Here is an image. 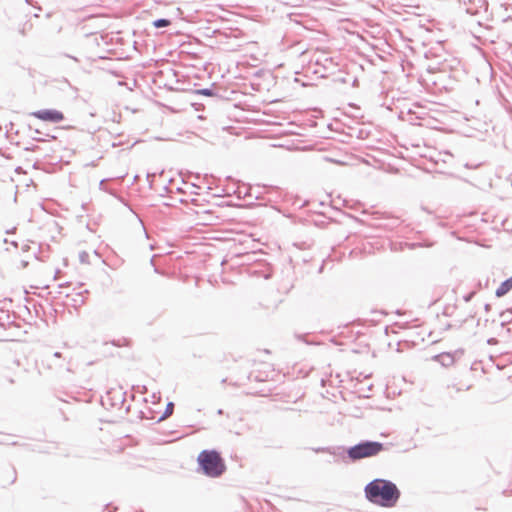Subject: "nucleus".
Instances as JSON below:
<instances>
[{"instance_id":"obj_1","label":"nucleus","mask_w":512,"mask_h":512,"mask_svg":"<svg viewBox=\"0 0 512 512\" xmlns=\"http://www.w3.org/2000/svg\"><path fill=\"white\" fill-rule=\"evenodd\" d=\"M364 495L368 502L374 505L392 508L398 503L401 491L393 481L375 478L365 485Z\"/></svg>"},{"instance_id":"obj_2","label":"nucleus","mask_w":512,"mask_h":512,"mask_svg":"<svg viewBox=\"0 0 512 512\" xmlns=\"http://www.w3.org/2000/svg\"><path fill=\"white\" fill-rule=\"evenodd\" d=\"M198 472L210 478L222 476L227 467L221 453L216 449L202 450L197 457Z\"/></svg>"},{"instance_id":"obj_3","label":"nucleus","mask_w":512,"mask_h":512,"mask_svg":"<svg viewBox=\"0 0 512 512\" xmlns=\"http://www.w3.org/2000/svg\"><path fill=\"white\" fill-rule=\"evenodd\" d=\"M387 447L384 443L373 440H361L353 446L344 447V456L350 462H357L365 458L377 456Z\"/></svg>"},{"instance_id":"obj_4","label":"nucleus","mask_w":512,"mask_h":512,"mask_svg":"<svg viewBox=\"0 0 512 512\" xmlns=\"http://www.w3.org/2000/svg\"><path fill=\"white\" fill-rule=\"evenodd\" d=\"M466 14L478 17L477 23L482 24L483 20H488L489 3L487 0H458Z\"/></svg>"},{"instance_id":"obj_5","label":"nucleus","mask_w":512,"mask_h":512,"mask_svg":"<svg viewBox=\"0 0 512 512\" xmlns=\"http://www.w3.org/2000/svg\"><path fill=\"white\" fill-rule=\"evenodd\" d=\"M126 392L121 389H110L106 396L102 398L101 403L106 408H122L125 403Z\"/></svg>"},{"instance_id":"obj_6","label":"nucleus","mask_w":512,"mask_h":512,"mask_svg":"<svg viewBox=\"0 0 512 512\" xmlns=\"http://www.w3.org/2000/svg\"><path fill=\"white\" fill-rule=\"evenodd\" d=\"M30 115L41 121L49 123H59L65 118L63 112L57 109H41L32 112Z\"/></svg>"},{"instance_id":"obj_7","label":"nucleus","mask_w":512,"mask_h":512,"mask_svg":"<svg viewBox=\"0 0 512 512\" xmlns=\"http://www.w3.org/2000/svg\"><path fill=\"white\" fill-rule=\"evenodd\" d=\"M222 88L217 86L216 83H212L210 87L208 88H200L194 90V94L205 96V97H212V98H223V95L220 93Z\"/></svg>"},{"instance_id":"obj_8","label":"nucleus","mask_w":512,"mask_h":512,"mask_svg":"<svg viewBox=\"0 0 512 512\" xmlns=\"http://www.w3.org/2000/svg\"><path fill=\"white\" fill-rule=\"evenodd\" d=\"M316 453H329L335 457L333 462H337L338 459H342L345 461L344 456V447L343 446H337V447H318L313 449Z\"/></svg>"},{"instance_id":"obj_9","label":"nucleus","mask_w":512,"mask_h":512,"mask_svg":"<svg viewBox=\"0 0 512 512\" xmlns=\"http://www.w3.org/2000/svg\"><path fill=\"white\" fill-rule=\"evenodd\" d=\"M433 360L439 362L444 367H450L455 362L454 355L449 352L437 354L433 357Z\"/></svg>"},{"instance_id":"obj_10","label":"nucleus","mask_w":512,"mask_h":512,"mask_svg":"<svg viewBox=\"0 0 512 512\" xmlns=\"http://www.w3.org/2000/svg\"><path fill=\"white\" fill-rule=\"evenodd\" d=\"M512 290V276L501 282L499 287L495 291L496 297L500 298L505 296Z\"/></svg>"},{"instance_id":"obj_11","label":"nucleus","mask_w":512,"mask_h":512,"mask_svg":"<svg viewBox=\"0 0 512 512\" xmlns=\"http://www.w3.org/2000/svg\"><path fill=\"white\" fill-rule=\"evenodd\" d=\"M244 191H242L240 188H239V194L243 193V198H254V199H261V195H260V192L256 191L255 188L251 187V186H244Z\"/></svg>"},{"instance_id":"obj_12","label":"nucleus","mask_w":512,"mask_h":512,"mask_svg":"<svg viewBox=\"0 0 512 512\" xmlns=\"http://www.w3.org/2000/svg\"><path fill=\"white\" fill-rule=\"evenodd\" d=\"M172 24V21L168 18H158L152 21V26L156 29L165 28Z\"/></svg>"},{"instance_id":"obj_13","label":"nucleus","mask_w":512,"mask_h":512,"mask_svg":"<svg viewBox=\"0 0 512 512\" xmlns=\"http://www.w3.org/2000/svg\"><path fill=\"white\" fill-rule=\"evenodd\" d=\"M173 412H174V403L168 402L163 414L156 420V422L159 423V422L165 420L166 418L171 416L173 414Z\"/></svg>"},{"instance_id":"obj_14","label":"nucleus","mask_w":512,"mask_h":512,"mask_svg":"<svg viewBox=\"0 0 512 512\" xmlns=\"http://www.w3.org/2000/svg\"><path fill=\"white\" fill-rule=\"evenodd\" d=\"M89 258H90V256H89L88 252H86V251H82L79 253V261L82 264H88Z\"/></svg>"},{"instance_id":"obj_15","label":"nucleus","mask_w":512,"mask_h":512,"mask_svg":"<svg viewBox=\"0 0 512 512\" xmlns=\"http://www.w3.org/2000/svg\"><path fill=\"white\" fill-rule=\"evenodd\" d=\"M455 309H456L455 305H453V306L447 305V306H445V308L443 310V314L447 317H450L453 315Z\"/></svg>"},{"instance_id":"obj_16","label":"nucleus","mask_w":512,"mask_h":512,"mask_svg":"<svg viewBox=\"0 0 512 512\" xmlns=\"http://www.w3.org/2000/svg\"><path fill=\"white\" fill-rule=\"evenodd\" d=\"M475 295H476V291H474V290L470 291L463 296V300L468 303L474 298Z\"/></svg>"},{"instance_id":"obj_17","label":"nucleus","mask_w":512,"mask_h":512,"mask_svg":"<svg viewBox=\"0 0 512 512\" xmlns=\"http://www.w3.org/2000/svg\"><path fill=\"white\" fill-rule=\"evenodd\" d=\"M10 474H11V480H10L9 484H13L17 480V472H16V469L14 467L11 468Z\"/></svg>"},{"instance_id":"obj_18","label":"nucleus","mask_w":512,"mask_h":512,"mask_svg":"<svg viewBox=\"0 0 512 512\" xmlns=\"http://www.w3.org/2000/svg\"><path fill=\"white\" fill-rule=\"evenodd\" d=\"M482 165V163H465V168H468V169H476V168H479L480 166Z\"/></svg>"},{"instance_id":"obj_19","label":"nucleus","mask_w":512,"mask_h":512,"mask_svg":"<svg viewBox=\"0 0 512 512\" xmlns=\"http://www.w3.org/2000/svg\"><path fill=\"white\" fill-rule=\"evenodd\" d=\"M34 133L39 134V136L44 135V136H46V137H50L51 139H55V138H56L54 135H50V134L45 133V132H43V131H41V130H39V129H35V130H34Z\"/></svg>"},{"instance_id":"obj_20","label":"nucleus","mask_w":512,"mask_h":512,"mask_svg":"<svg viewBox=\"0 0 512 512\" xmlns=\"http://www.w3.org/2000/svg\"><path fill=\"white\" fill-rule=\"evenodd\" d=\"M343 204H344V206H346V207H348V208H351V209H356V206H360V205H361V204H360V202H356L354 205H351V206H350V205L348 204V201H347V200H344Z\"/></svg>"},{"instance_id":"obj_21","label":"nucleus","mask_w":512,"mask_h":512,"mask_svg":"<svg viewBox=\"0 0 512 512\" xmlns=\"http://www.w3.org/2000/svg\"><path fill=\"white\" fill-rule=\"evenodd\" d=\"M466 321H467V318H465V319H463V320H461L458 323H455L453 325H454V327L461 328Z\"/></svg>"},{"instance_id":"obj_22","label":"nucleus","mask_w":512,"mask_h":512,"mask_svg":"<svg viewBox=\"0 0 512 512\" xmlns=\"http://www.w3.org/2000/svg\"><path fill=\"white\" fill-rule=\"evenodd\" d=\"M152 177H155V173H153V174H149V173H148V174H147V180L149 181V185H150V187L152 186V180H150V178H152Z\"/></svg>"},{"instance_id":"obj_23","label":"nucleus","mask_w":512,"mask_h":512,"mask_svg":"<svg viewBox=\"0 0 512 512\" xmlns=\"http://www.w3.org/2000/svg\"><path fill=\"white\" fill-rule=\"evenodd\" d=\"M32 139H33L34 141H36V142H44V141H45V139H44V138H41V137H34V136H33V137H32Z\"/></svg>"},{"instance_id":"obj_24","label":"nucleus","mask_w":512,"mask_h":512,"mask_svg":"<svg viewBox=\"0 0 512 512\" xmlns=\"http://www.w3.org/2000/svg\"><path fill=\"white\" fill-rule=\"evenodd\" d=\"M37 148H38L37 146H29V147H26L25 150L26 151H34Z\"/></svg>"},{"instance_id":"obj_25","label":"nucleus","mask_w":512,"mask_h":512,"mask_svg":"<svg viewBox=\"0 0 512 512\" xmlns=\"http://www.w3.org/2000/svg\"><path fill=\"white\" fill-rule=\"evenodd\" d=\"M30 249V246L28 244H25L22 246V251L27 252Z\"/></svg>"},{"instance_id":"obj_26","label":"nucleus","mask_w":512,"mask_h":512,"mask_svg":"<svg viewBox=\"0 0 512 512\" xmlns=\"http://www.w3.org/2000/svg\"><path fill=\"white\" fill-rule=\"evenodd\" d=\"M453 327H454V325H453V324H451V323H447V325L445 326L444 330H449V329H451V328H453Z\"/></svg>"},{"instance_id":"obj_27","label":"nucleus","mask_w":512,"mask_h":512,"mask_svg":"<svg viewBox=\"0 0 512 512\" xmlns=\"http://www.w3.org/2000/svg\"><path fill=\"white\" fill-rule=\"evenodd\" d=\"M62 354L60 352H55L53 354V358H61Z\"/></svg>"},{"instance_id":"obj_28","label":"nucleus","mask_w":512,"mask_h":512,"mask_svg":"<svg viewBox=\"0 0 512 512\" xmlns=\"http://www.w3.org/2000/svg\"><path fill=\"white\" fill-rule=\"evenodd\" d=\"M15 231H16V227H13L12 229L7 230L6 233L11 234V233H15Z\"/></svg>"},{"instance_id":"obj_29","label":"nucleus","mask_w":512,"mask_h":512,"mask_svg":"<svg viewBox=\"0 0 512 512\" xmlns=\"http://www.w3.org/2000/svg\"><path fill=\"white\" fill-rule=\"evenodd\" d=\"M484 308H485L486 311H489L491 309V305L490 304H485Z\"/></svg>"},{"instance_id":"obj_30","label":"nucleus","mask_w":512,"mask_h":512,"mask_svg":"<svg viewBox=\"0 0 512 512\" xmlns=\"http://www.w3.org/2000/svg\"><path fill=\"white\" fill-rule=\"evenodd\" d=\"M217 414H218V415H223V414H224V410H223V409H221V408H220V409H218V410H217Z\"/></svg>"},{"instance_id":"obj_31","label":"nucleus","mask_w":512,"mask_h":512,"mask_svg":"<svg viewBox=\"0 0 512 512\" xmlns=\"http://www.w3.org/2000/svg\"><path fill=\"white\" fill-rule=\"evenodd\" d=\"M11 245H13L15 248H17L18 247V242L17 241H12Z\"/></svg>"},{"instance_id":"obj_32","label":"nucleus","mask_w":512,"mask_h":512,"mask_svg":"<svg viewBox=\"0 0 512 512\" xmlns=\"http://www.w3.org/2000/svg\"><path fill=\"white\" fill-rule=\"evenodd\" d=\"M177 192H178V193H184L183 189H182V188H180V187H178V188H177Z\"/></svg>"},{"instance_id":"obj_33","label":"nucleus","mask_w":512,"mask_h":512,"mask_svg":"<svg viewBox=\"0 0 512 512\" xmlns=\"http://www.w3.org/2000/svg\"><path fill=\"white\" fill-rule=\"evenodd\" d=\"M35 258H36V259H39V260H41V261H43V259H42V258H40L37 254H35Z\"/></svg>"},{"instance_id":"obj_34","label":"nucleus","mask_w":512,"mask_h":512,"mask_svg":"<svg viewBox=\"0 0 512 512\" xmlns=\"http://www.w3.org/2000/svg\"><path fill=\"white\" fill-rule=\"evenodd\" d=\"M13 126H14L13 123H10V131H12Z\"/></svg>"},{"instance_id":"obj_35","label":"nucleus","mask_w":512,"mask_h":512,"mask_svg":"<svg viewBox=\"0 0 512 512\" xmlns=\"http://www.w3.org/2000/svg\"><path fill=\"white\" fill-rule=\"evenodd\" d=\"M22 264H23L24 267H26L28 263L23 261Z\"/></svg>"}]
</instances>
